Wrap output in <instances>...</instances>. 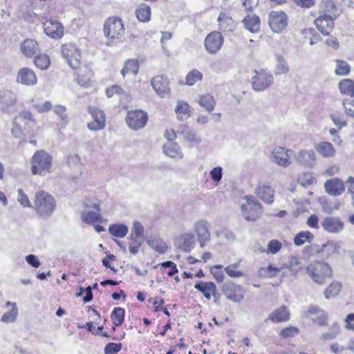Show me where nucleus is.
<instances>
[{
    "label": "nucleus",
    "instance_id": "6",
    "mask_svg": "<svg viewBox=\"0 0 354 354\" xmlns=\"http://www.w3.org/2000/svg\"><path fill=\"white\" fill-rule=\"evenodd\" d=\"M245 204L241 205V212L246 221H255L263 213L262 205L253 196H245Z\"/></svg>",
    "mask_w": 354,
    "mask_h": 354
},
{
    "label": "nucleus",
    "instance_id": "19",
    "mask_svg": "<svg viewBox=\"0 0 354 354\" xmlns=\"http://www.w3.org/2000/svg\"><path fill=\"white\" fill-rule=\"evenodd\" d=\"M17 82L26 86H34L37 82V77L35 73L28 67H24L19 70Z\"/></svg>",
    "mask_w": 354,
    "mask_h": 354
},
{
    "label": "nucleus",
    "instance_id": "20",
    "mask_svg": "<svg viewBox=\"0 0 354 354\" xmlns=\"http://www.w3.org/2000/svg\"><path fill=\"white\" fill-rule=\"evenodd\" d=\"M326 192L333 196L341 195L344 189L345 185L343 180L338 178L327 180L324 183Z\"/></svg>",
    "mask_w": 354,
    "mask_h": 354
},
{
    "label": "nucleus",
    "instance_id": "16",
    "mask_svg": "<svg viewBox=\"0 0 354 354\" xmlns=\"http://www.w3.org/2000/svg\"><path fill=\"white\" fill-rule=\"evenodd\" d=\"M45 33L53 39H59L64 35V26L57 20L50 19L43 22Z\"/></svg>",
    "mask_w": 354,
    "mask_h": 354
},
{
    "label": "nucleus",
    "instance_id": "34",
    "mask_svg": "<svg viewBox=\"0 0 354 354\" xmlns=\"http://www.w3.org/2000/svg\"><path fill=\"white\" fill-rule=\"evenodd\" d=\"M317 151L324 158L333 157L335 150L329 142H321L315 146Z\"/></svg>",
    "mask_w": 354,
    "mask_h": 354
},
{
    "label": "nucleus",
    "instance_id": "39",
    "mask_svg": "<svg viewBox=\"0 0 354 354\" xmlns=\"http://www.w3.org/2000/svg\"><path fill=\"white\" fill-rule=\"evenodd\" d=\"M136 15L140 21L147 22L151 17V8L145 3H142L136 9Z\"/></svg>",
    "mask_w": 354,
    "mask_h": 354
},
{
    "label": "nucleus",
    "instance_id": "21",
    "mask_svg": "<svg viewBox=\"0 0 354 354\" xmlns=\"http://www.w3.org/2000/svg\"><path fill=\"white\" fill-rule=\"evenodd\" d=\"M16 95L8 90L0 91L1 109L3 112H10L15 106Z\"/></svg>",
    "mask_w": 354,
    "mask_h": 354
},
{
    "label": "nucleus",
    "instance_id": "35",
    "mask_svg": "<svg viewBox=\"0 0 354 354\" xmlns=\"http://www.w3.org/2000/svg\"><path fill=\"white\" fill-rule=\"evenodd\" d=\"M196 102L208 112L212 111L216 106V101L210 94H205L199 96Z\"/></svg>",
    "mask_w": 354,
    "mask_h": 354
},
{
    "label": "nucleus",
    "instance_id": "43",
    "mask_svg": "<svg viewBox=\"0 0 354 354\" xmlns=\"http://www.w3.org/2000/svg\"><path fill=\"white\" fill-rule=\"evenodd\" d=\"M340 333V327L337 322H334L329 327L328 331L323 333L321 338L324 340H333Z\"/></svg>",
    "mask_w": 354,
    "mask_h": 354
},
{
    "label": "nucleus",
    "instance_id": "62",
    "mask_svg": "<svg viewBox=\"0 0 354 354\" xmlns=\"http://www.w3.org/2000/svg\"><path fill=\"white\" fill-rule=\"evenodd\" d=\"M209 174L214 181L219 182L223 176L222 168L221 167H216L210 171Z\"/></svg>",
    "mask_w": 354,
    "mask_h": 354
},
{
    "label": "nucleus",
    "instance_id": "45",
    "mask_svg": "<svg viewBox=\"0 0 354 354\" xmlns=\"http://www.w3.org/2000/svg\"><path fill=\"white\" fill-rule=\"evenodd\" d=\"M289 71V67L288 66L286 60L281 56H277V66L274 72L275 75H286Z\"/></svg>",
    "mask_w": 354,
    "mask_h": 354
},
{
    "label": "nucleus",
    "instance_id": "53",
    "mask_svg": "<svg viewBox=\"0 0 354 354\" xmlns=\"http://www.w3.org/2000/svg\"><path fill=\"white\" fill-rule=\"evenodd\" d=\"M149 245L159 253L163 254L167 250V246L165 242L159 240H153L148 241Z\"/></svg>",
    "mask_w": 354,
    "mask_h": 354
},
{
    "label": "nucleus",
    "instance_id": "7",
    "mask_svg": "<svg viewBox=\"0 0 354 354\" xmlns=\"http://www.w3.org/2000/svg\"><path fill=\"white\" fill-rule=\"evenodd\" d=\"M147 121V113L140 109L129 111L126 117L128 127L134 131L143 129L146 126Z\"/></svg>",
    "mask_w": 354,
    "mask_h": 354
},
{
    "label": "nucleus",
    "instance_id": "2",
    "mask_svg": "<svg viewBox=\"0 0 354 354\" xmlns=\"http://www.w3.org/2000/svg\"><path fill=\"white\" fill-rule=\"evenodd\" d=\"M34 207L39 217L43 219L50 218L56 208V202L53 196L43 190L35 194Z\"/></svg>",
    "mask_w": 354,
    "mask_h": 354
},
{
    "label": "nucleus",
    "instance_id": "48",
    "mask_svg": "<svg viewBox=\"0 0 354 354\" xmlns=\"http://www.w3.org/2000/svg\"><path fill=\"white\" fill-rule=\"evenodd\" d=\"M203 78L202 73L196 69H193L186 76V84L192 86Z\"/></svg>",
    "mask_w": 354,
    "mask_h": 354
},
{
    "label": "nucleus",
    "instance_id": "32",
    "mask_svg": "<svg viewBox=\"0 0 354 354\" xmlns=\"http://www.w3.org/2000/svg\"><path fill=\"white\" fill-rule=\"evenodd\" d=\"M244 27L251 32H257L260 29V19L256 15H248L243 20Z\"/></svg>",
    "mask_w": 354,
    "mask_h": 354
},
{
    "label": "nucleus",
    "instance_id": "18",
    "mask_svg": "<svg viewBox=\"0 0 354 354\" xmlns=\"http://www.w3.org/2000/svg\"><path fill=\"white\" fill-rule=\"evenodd\" d=\"M322 227L328 233L337 234L344 229V222L338 216H326L322 221Z\"/></svg>",
    "mask_w": 354,
    "mask_h": 354
},
{
    "label": "nucleus",
    "instance_id": "28",
    "mask_svg": "<svg viewBox=\"0 0 354 354\" xmlns=\"http://www.w3.org/2000/svg\"><path fill=\"white\" fill-rule=\"evenodd\" d=\"M194 288L201 292L207 299H209L212 295L216 297V287L213 282L198 281L194 285Z\"/></svg>",
    "mask_w": 354,
    "mask_h": 354
},
{
    "label": "nucleus",
    "instance_id": "25",
    "mask_svg": "<svg viewBox=\"0 0 354 354\" xmlns=\"http://www.w3.org/2000/svg\"><path fill=\"white\" fill-rule=\"evenodd\" d=\"M297 162L306 167H313L315 163V153L312 149L301 150L295 155Z\"/></svg>",
    "mask_w": 354,
    "mask_h": 354
},
{
    "label": "nucleus",
    "instance_id": "63",
    "mask_svg": "<svg viewBox=\"0 0 354 354\" xmlns=\"http://www.w3.org/2000/svg\"><path fill=\"white\" fill-rule=\"evenodd\" d=\"M106 93L108 97H111L115 93L118 95L123 94L124 90L118 85H115L110 88H107L106 90Z\"/></svg>",
    "mask_w": 354,
    "mask_h": 354
},
{
    "label": "nucleus",
    "instance_id": "22",
    "mask_svg": "<svg viewBox=\"0 0 354 354\" xmlns=\"http://www.w3.org/2000/svg\"><path fill=\"white\" fill-rule=\"evenodd\" d=\"M151 86L160 97H164L169 93V80L163 75H158L152 78Z\"/></svg>",
    "mask_w": 354,
    "mask_h": 354
},
{
    "label": "nucleus",
    "instance_id": "41",
    "mask_svg": "<svg viewBox=\"0 0 354 354\" xmlns=\"http://www.w3.org/2000/svg\"><path fill=\"white\" fill-rule=\"evenodd\" d=\"M128 227L124 224H112L109 227L110 234L115 237L123 238L128 233Z\"/></svg>",
    "mask_w": 354,
    "mask_h": 354
},
{
    "label": "nucleus",
    "instance_id": "36",
    "mask_svg": "<svg viewBox=\"0 0 354 354\" xmlns=\"http://www.w3.org/2000/svg\"><path fill=\"white\" fill-rule=\"evenodd\" d=\"M342 288V283L339 281H333L324 290V295L326 299H330L337 296Z\"/></svg>",
    "mask_w": 354,
    "mask_h": 354
},
{
    "label": "nucleus",
    "instance_id": "50",
    "mask_svg": "<svg viewBox=\"0 0 354 354\" xmlns=\"http://www.w3.org/2000/svg\"><path fill=\"white\" fill-rule=\"evenodd\" d=\"M351 67L345 61L337 60L335 73L338 75H346L350 73Z\"/></svg>",
    "mask_w": 354,
    "mask_h": 354
},
{
    "label": "nucleus",
    "instance_id": "10",
    "mask_svg": "<svg viewBox=\"0 0 354 354\" xmlns=\"http://www.w3.org/2000/svg\"><path fill=\"white\" fill-rule=\"evenodd\" d=\"M256 75L252 77V88L255 91H263L266 88L269 87L274 81V78L271 74L267 73L264 71H254Z\"/></svg>",
    "mask_w": 354,
    "mask_h": 354
},
{
    "label": "nucleus",
    "instance_id": "5",
    "mask_svg": "<svg viewBox=\"0 0 354 354\" xmlns=\"http://www.w3.org/2000/svg\"><path fill=\"white\" fill-rule=\"evenodd\" d=\"M31 171L35 175H44L50 172L53 158L44 151H37L32 158Z\"/></svg>",
    "mask_w": 354,
    "mask_h": 354
},
{
    "label": "nucleus",
    "instance_id": "13",
    "mask_svg": "<svg viewBox=\"0 0 354 354\" xmlns=\"http://www.w3.org/2000/svg\"><path fill=\"white\" fill-rule=\"evenodd\" d=\"M306 317L320 326L327 325L328 322V314L316 305H311L308 307Z\"/></svg>",
    "mask_w": 354,
    "mask_h": 354
},
{
    "label": "nucleus",
    "instance_id": "9",
    "mask_svg": "<svg viewBox=\"0 0 354 354\" xmlns=\"http://www.w3.org/2000/svg\"><path fill=\"white\" fill-rule=\"evenodd\" d=\"M268 24L274 32H281L288 25V17L282 11H271L269 14Z\"/></svg>",
    "mask_w": 354,
    "mask_h": 354
},
{
    "label": "nucleus",
    "instance_id": "51",
    "mask_svg": "<svg viewBox=\"0 0 354 354\" xmlns=\"http://www.w3.org/2000/svg\"><path fill=\"white\" fill-rule=\"evenodd\" d=\"M218 21H219L220 29L225 30L228 25L232 24V18L227 13L222 12L220 14Z\"/></svg>",
    "mask_w": 354,
    "mask_h": 354
},
{
    "label": "nucleus",
    "instance_id": "30",
    "mask_svg": "<svg viewBox=\"0 0 354 354\" xmlns=\"http://www.w3.org/2000/svg\"><path fill=\"white\" fill-rule=\"evenodd\" d=\"M178 133L182 134L185 140L190 142L199 144L201 138L192 129H190L187 124H184L179 126Z\"/></svg>",
    "mask_w": 354,
    "mask_h": 354
},
{
    "label": "nucleus",
    "instance_id": "44",
    "mask_svg": "<svg viewBox=\"0 0 354 354\" xmlns=\"http://www.w3.org/2000/svg\"><path fill=\"white\" fill-rule=\"evenodd\" d=\"M340 92L343 94L353 96L354 95V82L350 79L342 80L339 83Z\"/></svg>",
    "mask_w": 354,
    "mask_h": 354
},
{
    "label": "nucleus",
    "instance_id": "17",
    "mask_svg": "<svg viewBox=\"0 0 354 354\" xmlns=\"http://www.w3.org/2000/svg\"><path fill=\"white\" fill-rule=\"evenodd\" d=\"M209 224L206 220H200L194 225V229L198 236L201 248H204L210 239L209 231Z\"/></svg>",
    "mask_w": 354,
    "mask_h": 354
},
{
    "label": "nucleus",
    "instance_id": "58",
    "mask_svg": "<svg viewBox=\"0 0 354 354\" xmlns=\"http://www.w3.org/2000/svg\"><path fill=\"white\" fill-rule=\"evenodd\" d=\"M343 106L346 114L354 118V99L344 100Z\"/></svg>",
    "mask_w": 354,
    "mask_h": 354
},
{
    "label": "nucleus",
    "instance_id": "37",
    "mask_svg": "<svg viewBox=\"0 0 354 354\" xmlns=\"http://www.w3.org/2000/svg\"><path fill=\"white\" fill-rule=\"evenodd\" d=\"M183 241L180 248L185 252H189L195 246V236L192 233H186L181 235Z\"/></svg>",
    "mask_w": 354,
    "mask_h": 354
},
{
    "label": "nucleus",
    "instance_id": "27",
    "mask_svg": "<svg viewBox=\"0 0 354 354\" xmlns=\"http://www.w3.org/2000/svg\"><path fill=\"white\" fill-rule=\"evenodd\" d=\"M21 50L27 57H32L39 54L41 50L39 44L32 39H26L21 44Z\"/></svg>",
    "mask_w": 354,
    "mask_h": 354
},
{
    "label": "nucleus",
    "instance_id": "38",
    "mask_svg": "<svg viewBox=\"0 0 354 354\" xmlns=\"http://www.w3.org/2000/svg\"><path fill=\"white\" fill-rule=\"evenodd\" d=\"M340 245L334 241H328L326 243L323 244L319 252L322 253L324 256L329 257L332 254L339 253Z\"/></svg>",
    "mask_w": 354,
    "mask_h": 354
},
{
    "label": "nucleus",
    "instance_id": "59",
    "mask_svg": "<svg viewBox=\"0 0 354 354\" xmlns=\"http://www.w3.org/2000/svg\"><path fill=\"white\" fill-rule=\"evenodd\" d=\"M131 234L134 235H138L140 236H144V227L142 223L138 221H136L133 223V227L131 230Z\"/></svg>",
    "mask_w": 354,
    "mask_h": 354
},
{
    "label": "nucleus",
    "instance_id": "56",
    "mask_svg": "<svg viewBox=\"0 0 354 354\" xmlns=\"http://www.w3.org/2000/svg\"><path fill=\"white\" fill-rule=\"evenodd\" d=\"M122 349V344L120 343H109L104 348L105 354H115L118 353Z\"/></svg>",
    "mask_w": 354,
    "mask_h": 354
},
{
    "label": "nucleus",
    "instance_id": "23",
    "mask_svg": "<svg viewBox=\"0 0 354 354\" xmlns=\"http://www.w3.org/2000/svg\"><path fill=\"white\" fill-rule=\"evenodd\" d=\"M288 152H290V151L284 147H276L272 151L273 161L279 166L287 167L291 163Z\"/></svg>",
    "mask_w": 354,
    "mask_h": 354
},
{
    "label": "nucleus",
    "instance_id": "60",
    "mask_svg": "<svg viewBox=\"0 0 354 354\" xmlns=\"http://www.w3.org/2000/svg\"><path fill=\"white\" fill-rule=\"evenodd\" d=\"M18 192V201L24 207H31L28 197L24 194L21 189L17 190Z\"/></svg>",
    "mask_w": 354,
    "mask_h": 354
},
{
    "label": "nucleus",
    "instance_id": "1",
    "mask_svg": "<svg viewBox=\"0 0 354 354\" xmlns=\"http://www.w3.org/2000/svg\"><path fill=\"white\" fill-rule=\"evenodd\" d=\"M62 53L68 65L74 69H79L77 72L78 82L82 84H86L91 77L93 73L86 66L80 68L81 54L75 44L72 43L65 44L62 47Z\"/></svg>",
    "mask_w": 354,
    "mask_h": 354
},
{
    "label": "nucleus",
    "instance_id": "49",
    "mask_svg": "<svg viewBox=\"0 0 354 354\" xmlns=\"http://www.w3.org/2000/svg\"><path fill=\"white\" fill-rule=\"evenodd\" d=\"M18 314V310L16 304H12V308L3 314L1 317V321L6 323L14 322Z\"/></svg>",
    "mask_w": 354,
    "mask_h": 354
},
{
    "label": "nucleus",
    "instance_id": "29",
    "mask_svg": "<svg viewBox=\"0 0 354 354\" xmlns=\"http://www.w3.org/2000/svg\"><path fill=\"white\" fill-rule=\"evenodd\" d=\"M290 317V313L288 308L282 306L270 313L268 319L273 322H283L289 320Z\"/></svg>",
    "mask_w": 354,
    "mask_h": 354
},
{
    "label": "nucleus",
    "instance_id": "40",
    "mask_svg": "<svg viewBox=\"0 0 354 354\" xmlns=\"http://www.w3.org/2000/svg\"><path fill=\"white\" fill-rule=\"evenodd\" d=\"M138 62L136 59H129L125 62L121 71V74L124 77L127 74L136 75L138 73Z\"/></svg>",
    "mask_w": 354,
    "mask_h": 354
},
{
    "label": "nucleus",
    "instance_id": "61",
    "mask_svg": "<svg viewBox=\"0 0 354 354\" xmlns=\"http://www.w3.org/2000/svg\"><path fill=\"white\" fill-rule=\"evenodd\" d=\"M67 163L69 167H78L80 164V158L77 154H68L67 156Z\"/></svg>",
    "mask_w": 354,
    "mask_h": 354
},
{
    "label": "nucleus",
    "instance_id": "42",
    "mask_svg": "<svg viewBox=\"0 0 354 354\" xmlns=\"http://www.w3.org/2000/svg\"><path fill=\"white\" fill-rule=\"evenodd\" d=\"M313 239L314 235L309 231H301L295 235L294 243L296 245L301 246L306 242L310 243Z\"/></svg>",
    "mask_w": 354,
    "mask_h": 354
},
{
    "label": "nucleus",
    "instance_id": "54",
    "mask_svg": "<svg viewBox=\"0 0 354 354\" xmlns=\"http://www.w3.org/2000/svg\"><path fill=\"white\" fill-rule=\"evenodd\" d=\"M281 247L282 245L279 241L277 239H272L268 243L267 252L275 254L281 249Z\"/></svg>",
    "mask_w": 354,
    "mask_h": 354
},
{
    "label": "nucleus",
    "instance_id": "4",
    "mask_svg": "<svg viewBox=\"0 0 354 354\" xmlns=\"http://www.w3.org/2000/svg\"><path fill=\"white\" fill-rule=\"evenodd\" d=\"M306 271L312 280L318 284H324L326 279L333 277L330 266L324 261H314L308 265Z\"/></svg>",
    "mask_w": 354,
    "mask_h": 354
},
{
    "label": "nucleus",
    "instance_id": "24",
    "mask_svg": "<svg viewBox=\"0 0 354 354\" xmlns=\"http://www.w3.org/2000/svg\"><path fill=\"white\" fill-rule=\"evenodd\" d=\"M315 25L324 35H328L333 29L334 22L330 15H324L315 20Z\"/></svg>",
    "mask_w": 354,
    "mask_h": 354
},
{
    "label": "nucleus",
    "instance_id": "33",
    "mask_svg": "<svg viewBox=\"0 0 354 354\" xmlns=\"http://www.w3.org/2000/svg\"><path fill=\"white\" fill-rule=\"evenodd\" d=\"M177 119L180 121L185 120L191 116L192 111L188 103L184 101H178L175 109Z\"/></svg>",
    "mask_w": 354,
    "mask_h": 354
},
{
    "label": "nucleus",
    "instance_id": "8",
    "mask_svg": "<svg viewBox=\"0 0 354 354\" xmlns=\"http://www.w3.org/2000/svg\"><path fill=\"white\" fill-rule=\"evenodd\" d=\"M104 33L111 39L118 38L124 33V27L120 18L109 17L104 23Z\"/></svg>",
    "mask_w": 354,
    "mask_h": 354
},
{
    "label": "nucleus",
    "instance_id": "31",
    "mask_svg": "<svg viewBox=\"0 0 354 354\" xmlns=\"http://www.w3.org/2000/svg\"><path fill=\"white\" fill-rule=\"evenodd\" d=\"M164 153L172 158L182 159L183 153L180 147L176 142H167L163 146Z\"/></svg>",
    "mask_w": 354,
    "mask_h": 354
},
{
    "label": "nucleus",
    "instance_id": "3",
    "mask_svg": "<svg viewBox=\"0 0 354 354\" xmlns=\"http://www.w3.org/2000/svg\"><path fill=\"white\" fill-rule=\"evenodd\" d=\"M35 126V121L29 111L19 113L13 120L11 133L16 138H22L30 133Z\"/></svg>",
    "mask_w": 354,
    "mask_h": 354
},
{
    "label": "nucleus",
    "instance_id": "52",
    "mask_svg": "<svg viewBox=\"0 0 354 354\" xmlns=\"http://www.w3.org/2000/svg\"><path fill=\"white\" fill-rule=\"evenodd\" d=\"M302 263L295 257H291L289 260V270L294 274L298 273L302 269Z\"/></svg>",
    "mask_w": 354,
    "mask_h": 354
},
{
    "label": "nucleus",
    "instance_id": "11",
    "mask_svg": "<svg viewBox=\"0 0 354 354\" xmlns=\"http://www.w3.org/2000/svg\"><path fill=\"white\" fill-rule=\"evenodd\" d=\"M221 290L225 298L233 302H240L244 298L242 287L240 285L226 282L223 284Z\"/></svg>",
    "mask_w": 354,
    "mask_h": 354
},
{
    "label": "nucleus",
    "instance_id": "12",
    "mask_svg": "<svg viewBox=\"0 0 354 354\" xmlns=\"http://www.w3.org/2000/svg\"><path fill=\"white\" fill-rule=\"evenodd\" d=\"M223 44V37L219 32L214 31L210 32L205 39V46L207 51L210 54L216 53Z\"/></svg>",
    "mask_w": 354,
    "mask_h": 354
},
{
    "label": "nucleus",
    "instance_id": "14",
    "mask_svg": "<svg viewBox=\"0 0 354 354\" xmlns=\"http://www.w3.org/2000/svg\"><path fill=\"white\" fill-rule=\"evenodd\" d=\"M88 109L93 121L87 124L88 129L94 131L103 129L106 125V118L104 111L95 107H89Z\"/></svg>",
    "mask_w": 354,
    "mask_h": 354
},
{
    "label": "nucleus",
    "instance_id": "57",
    "mask_svg": "<svg viewBox=\"0 0 354 354\" xmlns=\"http://www.w3.org/2000/svg\"><path fill=\"white\" fill-rule=\"evenodd\" d=\"M223 266L221 265H215L211 268V272L213 274L218 282H222L225 279V275L221 270H218Z\"/></svg>",
    "mask_w": 354,
    "mask_h": 354
},
{
    "label": "nucleus",
    "instance_id": "47",
    "mask_svg": "<svg viewBox=\"0 0 354 354\" xmlns=\"http://www.w3.org/2000/svg\"><path fill=\"white\" fill-rule=\"evenodd\" d=\"M111 317L115 326H120L124 322V310L120 307L114 308Z\"/></svg>",
    "mask_w": 354,
    "mask_h": 354
},
{
    "label": "nucleus",
    "instance_id": "15",
    "mask_svg": "<svg viewBox=\"0 0 354 354\" xmlns=\"http://www.w3.org/2000/svg\"><path fill=\"white\" fill-rule=\"evenodd\" d=\"M255 194L261 201L268 204L274 202V190L271 187L270 182H260L258 183Z\"/></svg>",
    "mask_w": 354,
    "mask_h": 354
},
{
    "label": "nucleus",
    "instance_id": "64",
    "mask_svg": "<svg viewBox=\"0 0 354 354\" xmlns=\"http://www.w3.org/2000/svg\"><path fill=\"white\" fill-rule=\"evenodd\" d=\"M345 328L354 331V313L348 314L345 319Z\"/></svg>",
    "mask_w": 354,
    "mask_h": 354
},
{
    "label": "nucleus",
    "instance_id": "46",
    "mask_svg": "<svg viewBox=\"0 0 354 354\" xmlns=\"http://www.w3.org/2000/svg\"><path fill=\"white\" fill-rule=\"evenodd\" d=\"M34 63L35 66L41 70H46L48 68L50 62L49 57L46 54H39L35 55Z\"/></svg>",
    "mask_w": 354,
    "mask_h": 354
},
{
    "label": "nucleus",
    "instance_id": "26",
    "mask_svg": "<svg viewBox=\"0 0 354 354\" xmlns=\"http://www.w3.org/2000/svg\"><path fill=\"white\" fill-rule=\"evenodd\" d=\"M93 208L95 210L84 211L81 213V219L84 223L94 225L95 223L102 221L99 205L95 203Z\"/></svg>",
    "mask_w": 354,
    "mask_h": 354
},
{
    "label": "nucleus",
    "instance_id": "55",
    "mask_svg": "<svg viewBox=\"0 0 354 354\" xmlns=\"http://www.w3.org/2000/svg\"><path fill=\"white\" fill-rule=\"evenodd\" d=\"M279 272V269L272 267L271 265L268 266L266 268H261L259 270L261 276L273 277L277 275V273Z\"/></svg>",
    "mask_w": 354,
    "mask_h": 354
}]
</instances>
